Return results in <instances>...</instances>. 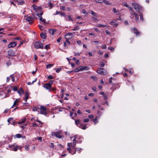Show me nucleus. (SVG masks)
<instances>
[{
	"instance_id": "f257e3e1",
	"label": "nucleus",
	"mask_w": 158,
	"mask_h": 158,
	"mask_svg": "<svg viewBox=\"0 0 158 158\" xmlns=\"http://www.w3.org/2000/svg\"><path fill=\"white\" fill-rule=\"evenodd\" d=\"M132 6L137 12H139V10H141L143 9L142 7L141 6L136 3H133Z\"/></svg>"
},
{
	"instance_id": "f03ea898",
	"label": "nucleus",
	"mask_w": 158,
	"mask_h": 158,
	"mask_svg": "<svg viewBox=\"0 0 158 158\" xmlns=\"http://www.w3.org/2000/svg\"><path fill=\"white\" fill-rule=\"evenodd\" d=\"M40 111L39 112V114H42L46 115L47 114V112L46 111V108L44 106H41L40 108Z\"/></svg>"
},
{
	"instance_id": "7ed1b4c3",
	"label": "nucleus",
	"mask_w": 158,
	"mask_h": 158,
	"mask_svg": "<svg viewBox=\"0 0 158 158\" xmlns=\"http://www.w3.org/2000/svg\"><path fill=\"white\" fill-rule=\"evenodd\" d=\"M34 47L35 48L37 49L43 48V47L42 43L39 41L35 42L34 44Z\"/></svg>"
},
{
	"instance_id": "20e7f679",
	"label": "nucleus",
	"mask_w": 158,
	"mask_h": 158,
	"mask_svg": "<svg viewBox=\"0 0 158 158\" xmlns=\"http://www.w3.org/2000/svg\"><path fill=\"white\" fill-rule=\"evenodd\" d=\"M62 131H57L56 132H52L51 135L52 136H54L58 138H61V133Z\"/></svg>"
},
{
	"instance_id": "39448f33",
	"label": "nucleus",
	"mask_w": 158,
	"mask_h": 158,
	"mask_svg": "<svg viewBox=\"0 0 158 158\" xmlns=\"http://www.w3.org/2000/svg\"><path fill=\"white\" fill-rule=\"evenodd\" d=\"M97 73L102 75L106 74V71L103 68H98L97 69Z\"/></svg>"
},
{
	"instance_id": "423d86ee",
	"label": "nucleus",
	"mask_w": 158,
	"mask_h": 158,
	"mask_svg": "<svg viewBox=\"0 0 158 158\" xmlns=\"http://www.w3.org/2000/svg\"><path fill=\"white\" fill-rule=\"evenodd\" d=\"M15 143L12 145H9L8 148L11 150H13L15 152L17 151L19 148V147L17 145L15 146Z\"/></svg>"
},
{
	"instance_id": "0eeeda50",
	"label": "nucleus",
	"mask_w": 158,
	"mask_h": 158,
	"mask_svg": "<svg viewBox=\"0 0 158 158\" xmlns=\"http://www.w3.org/2000/svg\"><path fill=\"white\" fill-rule=\"evenodd\" d=\"M73 34L71 33H68L65 35V39H70L73 37Z\"/></svg>"
},
{
	"instance_id": "6e6552de",
	"label": "nucleus",
	"mask_w": 158,
	"mask_h": 158,
	"mask_svg": "<svg viewBox=\"0 0 158 158\" xmlns=\"http://www.w3.org/2000/svg\"><path fill=\"white\" fill-rule=\"evenodd\" d=\"M17 43L15 42H10L8 45V48H13L17 45Z\"/></svg>"
},
{
	"instance_id": "1a4fd4ad",
	"label": "nucleus",
	"mask_w": 158,
	"mask_h": 158,
	"mask_svg": "<svg viewBox=\"0 0 158 158\" xmlns=\"http://www.w3.org/2000/svg\"><path fill=\"white\" fill-rule=\"evenodd\" d=\"M26 20L30 24H31L33 22L34 18L33 17L29 16L27 17Z\"/></svg>"
},
{
	"instance_id": "9d476101",
	"label": "nucleus",
	"mask_w": 158,
	"mask_h": 158,
	"mask_svg": "<svg viewBox=\"0 0 158 158\" xmlns=\"http://www.w3.org/2000/svg\"><path fill=\"white\" fill-rule=\"evenodd\" d=\"M51 86H50L49 84L48 83H46L44 84L43 85V87L45 88L47 90H50V89L51 88Z\"/></svg>"
},
{
	"instance_id": "9b49d317",
	"label": "nucleus",
	"mask_w": 158,
	"mask_h": 158,
	"mask_svg": "<svg viewBox=\"0 0 158 158\" xmlns=\"http://www.w3.org/2000/svg\"><path fill=\"white\" fill-rule=\"evenodd\" d=\"M80 68V71H82L84 70H89V67L87 66H80L79 67Z\"/></svg>"
},
{
	"instance_id": "f8f14e48",
	"label": "nucleus",
	"mask_w": 158,
	"mask_h": 158,
	"mask_svg": "<svg viewBox=\"0 0 158 158\" xmlns=\"http://www.w3.org/2000/svg\"><path fill=\"white\" fill-rule=\"evenodd\" d=\"M132 30L134 33L136 35V36H139L140 35V32L139 31H138L137 29H136V28H134L132 29Z\"/></svg>"
},
{
	"instance_id": "ddd939ff",
	"label": "nucleus",
	"mask_w": 158,
	"mask_h": 158,
	"mask_svg": "<svg viewBox=\"0 0 158 158\" xmlns=\"http://www.w3.org/2000/svg\"><path fill=\"white\" fill-rule=\"evenodd\" d=\"M86 125L84 123H81L79 127V128H81L83 130H85L86 128Z\"/></svg>"
},
{
	"instance_id": "4468645a",
	"label": "nucleus",
	"mask_w": 158,
	"mask_h": 158,
	"mask_svg": "<svg viewBox=\"0 0 158 158\" xmlns=\"http://www.w3.org/2000/svg\"><path fill=\"white\" fill-rule=\"evenodd\" d=\"M29 95V94L28 92H26L25 93V97L23 98L24 100L25 101V102H27V100L28 99V98Z\"/></svg>"
},
{
	"instance_id": "2eb2a0df",
	"label": "nucleus",
	"mask_w": 158,
	"mask_h": 158,
	"mask_svg": "<svg viewBox=\"0 0 158 158\" xmlns=\"http://www.w3.org/2000/svg\"><path fill=\"white\" fill-rule=\"evenodd\" d=\"M130 15H135L136 14L135 13V12L132 9V8L131 7H130Z\"/></svg>"
},
{
	"instance_id": "dca6fc26",
	"label": "nucleus",
	"mask_w": 158,
	"mask_h": 158,
	"mask_svg": "<svg viewBox=\"0 0 158 158\" xmlns=\"http://www.w3.org/2000/svg\"><path fill=\"white\" fill-rule=\"evenodd\" d=\"M112 10L114 13H116L117 15H118L119 14L120 12V10H117L115 8H113Z\"/></svg>"
},
{
	"instance_id": "f3484780",
	"label": "nucleus",
	"mask_w": 158,
	"mask_h": 158,
	"mask_svg": "<svg viewBox=\"0 0 158 158\" xmlns=\"http://www.w3.org/2000/svg\"><path fill=\"white\" fill-rule=\"evenodd\" d=\"M40 35L42 39H45L47 37L46 34L43 32H41L40 34Z\"/></svg>"
},
{
	"instance_id": "a211bd4d",
	"label": "nucleus",
	"mask_w": 158,
	"mask_h": 158,
	"mask_svg": "<svg viewBox=\"0 0 158 158\" xmlns=\"http://www.w3.org/2000/svg\"><path fill=\"white\" fill-rule=\"evenodd\" d=\"M49 32L52 35H54V34L56 31V30L54 29H49L48 30Z\"/></svg>"
},
{
	"instance_id": "6ab92c4d",
	"label": "nucleus",
	"mask_w": 158,
	"mask_h": 158,
	"mask_svg": "<svg viewBox=\"0 0 158 158\" xmlns=\"http://www.w3.org/2000/svg\"><path fill=\"white\" fill-rule=\"evenodd\" d=\"M24 90L22 88H20L19 90L17 91V93L19 94H24Z\"/></svg>"
},
{
	"instance_id": "aec40b11",
	"label": "nucleus",
	"mask_w": 158,
	"mask_h": 158,
	"mask_svg": "<svg viewBox=\"0 0 158 158\" xmlns=\"http://www.w3.org/2000/svg\"><path fill=\"white\" fill-rule=\"evenodd\" d=\"M77 143L73 142V143H68V147H71L73 146V147H75V145H76Z\"/></svg>"
},
{
	"instance_id": "412c9836",
	"label": "nucleus",
	"mask_w": 158,
	"mask_h": 158,
	"mask_svg": "<svg viewBox=\"0 0 158 158\" xmlns=\"http://www.w3.org/2000/svg\"><path fill=\"white\" fill-rule=\"evenodd\" d=\"M89 12L94 16L95 17L98 16L97 14L96 13H95L93 10H90L89 11Z\"/></svg>"
},
{
	"instance_id": "4be33fe9",
	"label": "nucleus",
	"mask_w": 158,
	"mask_h": 158,
	"mask_svg": "<svg viewBox=\"0 0 158 158\" xmlns=\"http://www.w3.org/2000/svg\"><path fill=\"white\" fill-rule=\"evenodd\" d=\"M110 24L114 27H116L118 25V23L113 21L110 22Z\"/></svg>"
},
{
	"instance_id": "5701e85b",
	"label": "nucleus",
	"mask_w": 158,
	"mask_h": 158,
	"mask_svg": "<svg viewBox=\"0 0 158 158\" xmlns=\"http://www.w3.org/2000/svg\"><path fill=\"white\" fill-rule=\"evenodd\" d=\"M40 20L42 22H43L44 23V24L45 25L46 24L48 23V22H46L45 21V19H43L42 18H40Z\"/></svg>"
},
{
	"instance_id": "b1692460",
	"label": "nucleus",
	"mask_w": 158,
	"mask_h": 158,
	"mask_svg": "<svg viewBox=\"0 0 158 158\" xmlns=\"http://www.w3.org/2000/svg\"><path fill=\"white\" fill-rule=\"evenodd\" d=\"M18 102V99L15 100L14 102L13 106L11 107V108H13L14 106H15L17 105H18L17 104V102Z\"/></svg>"
},
{
	"instance_id": "393cba45",
	"label": "nucleus",
	"mask_w": 158,
	"mask_h": 158,
	"mask_svg": "<svg viewBox=\"0 0 158 158\" xmlns=\"http://www.w3.org/2000/svg\"><path fill=\"white\" fill-rule=\"evenodd\" d=\"M96 26L98 27H107V25H105L103 24H97L96 25Z\"/></svg>"
},
{
	"instance_id": "a878e982",
	"label": "nucleus",
	"mask_w": 158,
	"mask_h": 158,
	"mask_svg": "<svg viewBox=\"0 0 158 158\" xmlns=\"http://www.w3.org/2000/svg\"><path fill=\"white\" fill-rule=\"evenodd\" d=\"M26 120V118H23L22 120L18 122V124H20L23 123H24Z\"/></svg>"
},
{
	"instance_id": "bb28decb",
	"label": "nucleus",
	"mask_w": 158,
	"mask_h": 158,
	"mask_svg": "<svg viewBox=\"0 0 158 158\" xmlns=\"http://www.w3.org/2000/svg\"><path fill=\"white\" fill-rule=\"evenodd\" d=\"M79 26L78 25L75 26L73 29H72L71 30L73 31H77L79 29Z\"/></svg>"
},
{
	"instance_id": "cd10ccee",
	"label": "nucleus",
	"mask_w": 158,
	"mask_h": 158,
	"mask_svg": "<svg viewBox=\"0 0 158 158\" xmlns=\"http://www.w3.org/2000/svg\"><path fill=\"white\" fill-rule=\"evenodd\" d=\"M32 6L33 7V9L34 10L36 11L37 10L39 9L40 8V7H39L37 6H35V5H33Z\"/></svg>"
},
{
	"instance_id": "c85d7f7f",
	"label": "nucleus",
	"mask_w": 158,
	"mask_h": 158,
	"mask_svg": "<svg viewBox=\"0 0 158 158\" xmlns=\"http://www.w3.org/2000/svg\"><path fill=\"white\" fill-rule=\"evenodd\" d=\"M25 3V2L23 1H19L18 2V4L19 5H23Z\"/></svg>"
},
{
	"instance_id": "c756f323",
	"label": "nucleus",
	"mask_w": 158,
	"mask_h": 158,
	"mask_svg": "<svg viewBox=\"0 0 158 158\" xmlns=\"http://www.w3.org/2000/svg\"><path fill=\"white\" fill-rule=\"evenodd\" d=\"M139 16H140V19L141 20H142V21H143V14L141 13H139Z\"/></svg>"
},
{
	"instance_id": "7c9ffc66",
	"label": "nucleus",
	"mask_w": 158,
	"mask_h": 158,
	"mask_svg": "<svg viewBox=\"0 0 158 158\" xmlns=\"http://www.w3.org/2000/svg\"><path fill=\"white\" fill-rule=\"evenodd\" d=\"M54 65V64H48L46 65V68L47 69L50 68L52 67Z\"/></svg>"
},
{
	"instance_id": "2f4dec72",
	"label": "nucleus",
	"mask_w": 158,
	"mask_h": 158,
	"mask_svg": "<svg viewBox=\"0 0 158 158\" xmlns=\"http://www.w3.org/2000/svg\"><path fill=\"white\" fill-rule=\"evenodd\" d=\"M68 20L67 19H66V20L68 21H73V20L71 18V16L70 15H68Z\"/></svg>"
},
{
	"instance_id": "473e14b6",
	"label": "nucleus",
	"mask_w": 158,
	"mask_h": 158,
	"mask_svg": "<svg viewBox=\"0 0 158 158\" xmlns=\"http://www.w3.org/2000/svg\"><path fill=\"white\" fill-rule=\"evenodd\" d=\"M15 137H16L17 138H20L21 137L22 135L20 134H16L15 135Z\"/></svg>"
},
{
	"instance_id": "72a5a7b5",
	"label": "nucleus",
	"mask_w": 158,
	"mask_h": 158,
	"mask_svg": "<svg viewBox=\"0 0 158 158\" xmlns=\"http://www.w3.org/2000/svg\"><path fill=\"white\" fill-rule=\"evenodd\" d=\"M43 14V13L42 12H41L40 13H38L36 14V15L37 16L40 17V18H42V16Z\"/></svg>"
},
{
	"instance_id": "f704fd0d",
	"label": "nucleus",
	"mask_w": 158,
	"mask_h": 158,
	"mask_svg": "<svg viewBox=\"0 0 158 158\" xmlns=\"http://www.w3.org/2000/svg\"><path fill=\"white\" fill-rule=\"evenodd\" d=\"M135 19L136 20V22H138L139 21V16L137 14L135 15Z\"/></svg>"
},
{
	"instance_id": "c9c22d12",
	"label": "nucleus",
	"mask_w": 158,
	"mask_h": 158,
	"mask_svg": "<svg viewBox=\"0 0 158 158\" xmlns=\"http://www.w3.org/2000/svg\"><path fill=\"white\" fill-rule=\"evenodd\" d=\"M73 72H78V71H80V68L79 67H78L77 68L73 70Z\"/></svg>"
},
{
	"instance_id": "e433bc0d",
	"label": "nucleus",
	"mask_w": 158,
	"mask_h": 158,
	"mask_svg": "<svg viewBox=\"0 0 158 158\" xmlns=\"http://www.w3.org/2000/svg\"><path fill=\"white\" fill-rule=\"evenodd\" d=\"M53 83V80H50L48 83H47L48 84H49V85H50L51 86H52V84Z\"/></svg>"
},
{
	"instance_id": "4c0bfd02",
	"label": "nucleus",
	"mask_w": 158,
	"mask_h": 158,
	"mask_svg": "<svg viewBox=\"0 0 158 158\" xmlns=\"http://www.w3.org/2000/svg\"><path fill=\"white\" fill-rule=\"evenodd\" d=\"M55 70H56L57 73H59L61 70V68H56Z\"/></svg>"
},
{
	"instance_id": "58836bf2",
	"label": "nucleus",
	"mask_w": 158,
	"mask_h": 158,
	"mask_svg": "<svg viewBox=\"0 0 158 158\" xmlns=\"http://www.w3.org/2000/svg\"><path fill=\"white\" fill-rule=\"evenodd\" d=\"M123 5H124V6H126V7H127L129 9H130V7H129V6L128 5V4L126 2H125L124 3Z\"/></svg>"
},
{
	"instance_id": "ea45409f",
	"label": "nucleus",
	"mask_w": 158,
	"mask_h": 158,
	"mask_svg": "<svg viewBox=\"0 0 158 158\" xmlns=\"http://www.w3.org/2000/svg\"><path fill=\"white\" fill-rule=\"evenodd\" d=\"M93 122L95 124H96L97 123L98 121L97 120V117H96L94 118V119L93 120Z\"/></svg>"
},
{
	"instance_id": "a19ab883",
	"label": "nucleus",
	"mask_w": 158,
	"mask_h": 158,
	"mask_svg": "<svg viewBox=\"0 0 158 158\" xmlns=\"http://www.w3.org/2000/svg\"><path fill=\"white\" fill-rule=\"evenodd\" d=\"M38 110H40L39 108H38L37 107H35L33 109V111H37Z\"/></svg>"
},
{
	"instance_id": "79ce46f5",
	"label": "nucleus",
	"mask_w": 158,
	"mask_h": 158,
	"mask_svg": "<svg viewBox=\"0 0 158 158\" xmlns=\"http://www.w3.org/2000/svg\"><path fill=\"white\" fill-rule=\"evenodd\" d=\"M103 2L106 5H109V2L107 1L103 0Z\"/></svg>"
},
{
	"instance_id": "37998d69",
	"label": "nucleus",
	"mask_w": 158,
	"mask_h": 158,
	"mask_svg": "<svg viewBox=\"0 0 158 158\" xmlns=\"http://www.w3.org/2000/svg\"><path fill=\"white\" fill-rule=\"evenodd\" d=\"M91 19L92 20L95 22H97L98 21V20L97 18L95 17H92Z\"/></svg>"
},
{
	"instance_id": "c03bdc74",
	"label": "nucleus",
	"mask_w": 158,
	"mask_h": 158,
	"mask_svg": "<svg viewBox=\"0 0 158 158\" xmlns=\"http://www.w3.org/2000/svg\"><path fill=\"white\" fill-rule=\"evenodd\" d=\"M4 31V29L3 28H0V34H3V32Z\"/></svg>"
},
{
	"instance_id": "a18cd8bd",
	"label": "nucleus",
	"mask_w": 158,
	"mask_h": 158,
	"mask_svg": "<svg viewBox=\"0 0 158 158\" xmlns=\"http://www.w3.org/2000/svg\"><path fill=\"white\" fill-rule=\"evenodd\" d=\"M75 123L77 125H78L79 124L80 122L79 120H76L75 121Z\"/></svg>"
},
{
	"instance_id": "49530a36",
	"label": "nucleus",
	"mask_w": 158,
	"mask_h": 158,
	"mask_svg": "<svg viewBox=\"0 0 158 158\" xmlns=\"http://www.w3.org/2000/svg\"><path fill=\"white\" fill-rule=\"evenodd\" d=\"M48 79H53L54 78V77L52 75H49L48 76Z\"/></svg>"
},
{
	"instance_id": "de8ad7c7",
	"label": "nucleus",
	"mask_w": 158,
	"mask_h": 158,
	"mask_svg": "<svg viewBox=\"0 0 158 158\" xmlns=\"http://www.w3.org/2000/svg\"><path fill=\"white\" fill-rule=\"evenodd\" d=\"M6 90H7V92L8 93H9L11 92V90L8 89V87H7L6 88Z\"/></svg>"
},
{
	"instance_id": "09e8293b",
	"label": "nucleus",
	"mask_w": 158,
	"mask_h": 158,
	"mask_svg": "<svg viewBox=\"0 0 158 158\" xmlns=\"http://www.w3.org/2000/svg\"><path fill=\"white\" fill-rule=\"evenodd\" d=\"M10 77H11L12 79V81L13 82H14L15 81V79L14 77L12 76V75H10Z\"/></svg>"
},
{
	"instance_id": "8fccbe9b",
	"label": "nucleus",
	"mask_w": 158,
	"mask_h": 158,
	"mask_svg": "<svg viewBox=\"0 0 158 158\" xmlns=\"http://www.w3.org/2000/svg\"><path fill=\"white\" fill-rule=\"evenodd\" d=\"M60 8L63 10L64 11L65 10V8L64 6H60Z\"/></svg>"
},
{
	"instance_id": "3c124183",
	"label": "nucleus",
	"mask_w": 158,
	"mask_h": 158,
	"mask_svg": "<svg viewBox=\"0 0 158 158\" xmlns=\"http://www.w3.org/2000/svg\"><path fill=\"white\" fill-rule=\"evenodd\" d=\"M13 120V118H9L8 119V120H7V122H8L9 123L8 124V125H9V124H10V122L12 120Z\"/></svg>"
},
{
	"instance_id": "603ef678",
	"label": "nucleus",
	"mask_w": 158,
	"mask_h": 158,
	"mask_svg": "<svg viewBox=\"0 0 158 158\" xmlns=\"http://www.w3.org/2000/svg\"><path fill=\"white\" fill-rule=\"evenodd\" d=\"M84 122H88L89 121V119L88 118L85 119L83 120Z\"/></svg>"
},
{
	"instance_id": "864d4df0",
	"label": "nucleus",
	"mask_w": 158,
	"mask_h": 158,
	"mask_svg": "<svg viewBox=\"0 0 158 158\" xmlns=\"http://www.w3.org/2000/svg\"><path fill=\"white\" fill-rule=\"evenodd\" d=\"M81 148H77L76 150V151L75 152L73 153L72 154L73 155L75 153V152H76V151H80L81 150Z\"/></svg>"
},
{
	"instance_id": "5fc2aeb1",
	"label": "nucleus",
	"mask_w": 158,
	"mask_h": 158,
	"mask_svg": "<svg viewBox=\"0 0 158 158\" xmlns=\"http://www.w3.org/2000/svg\"><path fill=\"white\" fill-rule=\"evenodd\" d=\"M108 49L110 50L111 51H113L114 50V48L112 47H110L108 48Z\"/></svg>"
},
{
	"instance_id": "6e6d98bb",
	"label": "nucleus",
	"mask_w": 158,
	"mask_h": 158,
	"mask_svg": "<svg viewBox=\"0 0 158 158\" xmlns=\"http://www.w3.org/2000/svg\"><path fill=\"white\" fill-rule=\"evenodd\" d=\"M74 56H80L81 53V52H77V53L74 52Z\"/></svg>"
},
{
	"instance_id": "4d7b16f0",
	"label": "nucleus",
	"mask_w": 158,
	"mask_h": 158,
	"mask_svg": "<svg viewBox=\"0 0 158 158\" xmlns=\"http://www.w3.org/2000/svg\"><path fill=\"white\" fill-rule=\"evenodd\" d=\"M13 90L14 91H17V87L15 86H14L13 87Z\"/></svg>"
},
{
	"instance_id": "13d9d810",
	"label": "nucleus",
	"mask_w": 158,
	"mask_h": 158,
	"mask_svg": "<svg viewBox=\"0 0 158 158\" xmlns=\"http://www.w3.org/2000/svg\"><path fill=\"white\" fill-rule=\"evenodd\" d=\"M92 90L94 92L96 91V88L95 86H93L92 88Z\"/></svg>"
},
{
	"instance_id": "bf43d9fd",
	"label": "nucleus",
	"mask_w": 158,
	"mask_h": 158,
	"mask_svg": "<svg viewBox=\"0 0 158 158\" xmlns=\"http://www.w3.org/2000/svg\"><path fill=\"white\" fill-rule=\"evenodd\" d=\"M66 42H67L68 44H71V43H70V41H69V39H66Z\"/></svg>"
},
{
	"instance_id": "052dcab7",
	"label": "nucleus",
	"mask_w": 158,
	"mask_h": 158,
	"mask_svg": "<svg viewBox=\"0 0 158 158\" xmlns=\"http://www.w3.org/2000/svg\"><path fill=\"white\" fill-rule=\"evenodd\" d=\"M105 65L104 63V62H101L100 64V66L101 67H103Z\"/></svg>"
},
{
	"instance_id": "680f3d73",
	"label": "nucleus",
	"mask_w": 158,
	"mask_h": 158,
	"mask_svg": "<svg viewBox=\"0 0 158 158\" xmlns=\"http://www.w3.org/2000/svg\"><path fill=\"white\" fill-rule=\"evenodd\" d=\"M39 27L40 30L42 31L43 30V27L40 25H39Z\"/></svg>"
},
{
	"instance_id": "e2e57ef3",
	"label": "nucleus",
	"mask_w": 158,
	"mask_h": 158,
	"mask_svg": "<svg viewBox=\"0 0 158 158\" xmlns=\"http://www.w3.org/2000/svg\"><path fill=\"white\" fill-rule=\"evenodd\" d=\"M60 15L62 16H64V17L66 16V15L65 14L64 12L60 13Z\"/></svg>"
},
{
	"instance_id": "0e129e2a",
	"label": "nucleus",
	"mask_w": 158,
	"mask_h": 158,
	"mask_svg": "<svg viewBox=\"0 0 158 158\" xmlns=\"http://www.w3.org/2000/svg\"><path fill=\"white\" fill-rule=\"evenodd\" d=\"M103 0H96V2L98 3H102Z\"/></svg>"
},
{
	"instance_id": "69168bd1",
	"label": "nucleus",
	"mask_w": 158,
	"mask_h": 158,
	"mask_svg": "<svg viewBox=\"0 0 158 158\" xmlns=\"http://www.w3.org/2000/svg\"><path fill=\"white\" fill-rule=\"evenodd\" d=\"M61 40V37H60L57 40V41L58 42H60Z\"/></svg>"
},
{
	"instance_id": "338daca9",
	"label": "nucleus",
	"mask_w": 158,
	"mask_h": 158,
	"mask_svg": "<svg viewBox=\"0 0 158 158\" xmlns=\"http://www.w3.org/2000/svg\"><path fill=\"white\" fill-rule=\"evenodd\" d=\"M77 43L79 45H81V41L80 40L77 41Z\"/></svg>"
},
{
	"instance_id": "774afa93",
	"label": "nucleus",
	"mask_w": 158,
	"mask_h": 158,
	"mask_svg": "<svg viewBox=\"0 0 158 158\" xmlns=\"http://www.w3.org/2000/svg\"><path fill=\"white\" fill-rule=\"evenodd\" d=\"M49 48V46L48 45H46L45 46L44 48L45 49H47L48 48Z\"/></svg>"
}]
</instances>
